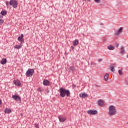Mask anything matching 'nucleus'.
<instances>
[{"instance_id":"nucleus-1","label":"nucleus","mask_w":128,"mask_h":128,"mask_svg":"<svg viewBox=\"0 0 128 128\" xmlns=\"http://www.w3.org/2000/svg\"><path fill=\"white\" fill-rule=\"evenodd\" d=\"M59 92H60V96H61V98H64L66 96H70V90H66L63 88H60Z\"/></svg>"},{"instance_id":"nucleus-2","label":"nucleus","mask_w":128,"mask_h":128,"mask_svg":"<svg viewBox=\"0 0 128 128\" xmlns=\"http://www.w3.org/2000/svg\"><path fill=\"white\" fill-rule=\"evenodd\" d=\"M108 114L110 116H116V114L118 112H116V106L111 105L108 108Z\"/></svg>"},{"instance_id":"nucleus-3","label":"nucleus","mask_w":128,"mask_h":128,"mask_svg":"<svg viewBox=\"0 0 128 128\" xmlns=\"http://www.w3.org/2000/svg\"><path fill=\"white\" fill-rule=\"evenodd\" d=\"M34 72V69H28V70L26 72V76L28 78H30V76H32Z\"/></svg>"},{"instance_id":"nucleus-4","label":"nucleus","mask_w":128,"mask_h":128,"mask_svg":"<svg viewBox=\"0 0 128 128\" xmlns=\"http://www.w3.org/2000/svg\"><path fill=\"white\" fill-rule=\"evenodd\" d=\"M9 4L10 6H12V8H18V2L16 0H10V2H9Z\"/></svg>"},{"instance_id":"nucleus-5","label":"nucleus","mask_w":128,"mask_h":128,"mask_svg":"<svg viewBox=\"0 0 128 128\" xmlns=\"http://www.w3.org/2000/svg\"><path fill=\"white\" fill-rule=\"evenodd\" d=\"M12 98H13L14 100H18L20 103L22 102V98H20L19 96L13 95L12 96Z\"/></svg>"},{"instance_id":"nucleus-6","label":"nucleus","mask_w":128,"mask_h":128,"mask_svg":"<svg viewBox=\"0 0 128 128\" xmlns=\"http://www.w3.org/2000/svg\"><path fill=\"white\" fill-rule=\"evenodd\" d=\"M18 40L20 42V44H24V34H21L20 36L18 37Z\"/></svg>"},{"instance_id":"nucleus-7","label":"nucleus","mask_w":128,"mask_h":128,"mask_svg":"<svg viewBox=\"0 0 128 128\" xmlns=\"http://www.w3.org/2000/svg\"><path fill=\"white\" fill-rule=\"evenodd\" d=\"M87 112L88 114H96V110H88Z\"/></svg>"},{"instance_id":"nucleus-8","label":"nucleus","mask_w":128,"mask_h":128,"mask_svg":"<svg viewBox=\"0 0 128 128\" xmlns=\"http://www.w3.org/2000/svg\"><path fill=\"white\" fill-rule=\"evenodd\" d=\"M122 28H124L122 27L120 28L119 30L116 32V36H120V32H122Z\"/></svg>"},{"instance_id":"nucleus-9","label":"nucleus","mask_w":128,"mask_h":128,"mask_svg":"<svg viewBox=\"0 0 128 128\" xmlns=\"http://www.w3.org/2000/svg\"><path fill=\"white\" fill-rule=\"evenodd\" d=\"M50 84V81H48V80H44L43 81L44 86H48V84Z\"/></svg>"},{"instance_id":"nucleus-10","label":"nucleus","mask_w":128,"mask_h":128,"mask_svg":"<svg viewBox=\"0 0 128 128\" xmlns=\"http://www.w3.org/2000/svg\"><path fill=\"white\" fill-rule=\"evenodd\" d=\"M58 118H59L60 122H64V120H66V118H64L62 116H58Z\"/></svg>"},{"instance_id":"nucleus-11","label":"nucleus","mask_w":128,"mask_h":128,"mask_svg":"<svg viewBox=\"0 0 128 128\" xmlns=\"http://www.w3.org/2000/svg\"><path fill=\"white\" fill-rule=\"evenodd\" d=\"M6 62H7L6 58H3L0 62V64H6Z\"/></svg>"},{"instance_id":"nucleus-12","label":"nucleus","mask_w":128,"mask_h":128,"mask_svg":"<svg viewBox=\"0 0 128 128\" xmlns=\"http://www.w3.org/2000/svg\"><path fill=\"white\" fill-rule=\"evenodd\" d=\"M120 54H126V50H124V47L122 46L120 49Z\"/></svg>"},{"instance_id":"nucleus-13","label":"nucleus","mask_w":128,"mask_h":128,"mask_svg":"<svg viewBox=\"0 0 128 128\" xmlns=\"http://www.w3.org/2000/svg\"><path fill=\"white\" fill-rule=\"evenodd\" d=\"M14 84H15V86H20V84H22L19 80H15L14 82Z\"/></svg>"},{"instance_id":"nucleus-14","label":"nucleus","mask_w":128,"mask_h":128,"mask_svg":"<svg viewBox=\"0 0 128 128\" xmlns=\"http://www.w3.org/2000/svg\"><path fill=\"white\" fill-rule=\"evenodd\" d=\"M80 98H87L88 94L86 93L80 94Z\"/></svg>"},{"instance_id":"nucleus-15","label":"nucleus","mask_w":128,"mask_h":128,"mask_svg":"<svg viewBox=\"0 0 128 128\" xmlns=\"http://www.w3.org/2000/svg\"><path fill=\"white\" fill-rule=\"evenodd\" d=\"M98 105L99 106H104V101L102 100H99L98 101Z\"/></svg>"},{"instance_id":"nucleus-16","label":"nucleus","mask_w":128,"mask_h":128,"mask_svg":"<svg viewBox=\"0 0 128 128\" xmlns=\"http://www.w3.org/2000/svg\"><path fill=\"white\" fill-rule=\"evenodd\" d=\"M97 6H102V3L100 2V0H96Z\"/></svg>"},{"instance_id":"nucleus-17","label":"nucleus","mask_w":128,"mask_h":128,"mask_svg":"<svg viewBox=\"0 0 128 128\" xmlns=\"http://www.w3.org/2000/svg\"><path fill=\"white\" fill-rule=\"evenodd\" d=\"M73 46H78V40H76L72 42Z\"/></svg>"},{"instance_id":"nucleus-18","label":"nucleus","mask_w":128,"mask_h":128,"mask_svg":"<svg viewBox=\"0 0 128 128\" xmlns=\"http://www.w3.org/2000/svg\"><path fill=\"white\" fill-rule=\"evenodd\" d=\"M108 50H114V46L110 45L109 46H108Z\"/></svg>"},{"instance_id":"nucleus-19","label":"nucleus","mask_w":128,"mask_h":128,"mask_svg":"<svg viewBox=\"0 0 128 128\" xmlns=\"http://www.w3.org/2000/svg\"><path fill=\"white\" fill-rule=\"evenodd\" d=\"M14 48H17V50H20L22 48V43L20 45H16Z\"/></svg>"},{"instance_id":"nucleus-20","label":"nucleus","mask_w":128,"mask_h":128,"mask_svg":"<svg viewBox=\"0 0 128 128\" xmlns=\"http://www.w3.org/2000/svg\"><path fill=\"white\" fill-rule=\"evenodd\" d=\"M4 112L6 114H10V112H12V110L10 109L6 108Z\"/></svg>"},{"instance_id":"nucleus-21","label":"nucleus","mask_w":128,"mask_h":128,"mask_svg":"<svg viewBox=\"0 0 128 128\" xmlns=\"http://www.w3.org/2000/svg\"><path fill=\"white\" fill-rule=\"evenodd\" d=\"M6 14H7L6 11V10H2L1 12V14H2L1 16H6Z\"/></svg>"},{"instance_id":"nucleus-22","label":"nucleus","mask_w":128,"mask_h":128,"mask_svg":"<svg viewBox=\"0 0 128 128\" xmlns=\"http://www.w3.org/2000/svg\"><path fill=\"white\" fill-rule=\"evenodd\" d=\"M4 24V20H2V16L0 14V24Z\"/></svg>"},{"instance_id":"nucleus-23","label":"nucleus","mask_w":128,"mask_h":128,"mask_svg":"<svg viewBox=\"0 0 128 128\" xmlns=\"http://www.w3.org/2000/svg\"><path fill=\"white\" fill-rule=\"evenodd\" d=\"M110 76V75L108 74H106L104 76V80H108V77Z\"/></svg>"},{"instance_id":"nucleus-24","label":"nucleus","mask_w":128,"mask_h":128,"mask_svg":"<svg viewBox=\"0 0 128 128\" xmlns=\"http://www.w3.org/2000/svg\"><path fill=\"white\" fill-rule=\"evenodd\" d=\"M70 70H72V72H74L76 70V68H74V66H71L70 67Z\"/></svg>"},{"instance_id":"nucleus-25","label":"nucleus","mask_w":128,"mask_h":128,"mask_svg":"<svg viewBox=\"0 0 128 128\" xmlns=\"http://www.w3.org/2000/svg\"><path fill=\"white\" fill-rule=\"evenodd\" d=\"M118 74H120V76H122V74H124V72L122 71V70H118Z\"/></svg>"},{"instance_id":"nucleus-26","label":"nucleus","mask_w":128,"mask_h":128,"mask_svg":"<svg viewBox=\"0 0 128 128\" xmlns=\"http://www.w3.org/2000/svg\"><path fill=\"white\" fill-rule=\"evenodd\" d=\"M110 70L114 72V66L110 67Z\"/></svg>"},{"instance_id":"nucleus-27","label":"nucleus","mask_w":128,"mask_h":128,"mask_svg":"<svg viewBox=\"0 0 128 128\" xmlns=\"http://www.w3.org/2000/svg\"><path fill=\"white\" fill-rule=\"evenodd\" d=\"M34 126L36 128H38V124H36Z\"/></svg>"},{"instance_id":"nucleus-28","label":"nucleus","mask_w":128,"mask_h":128,"mask_svg":"<svg viewBox=\"0 0 128 128\" xmlns=\"http://www.w3.org/2000/svg\"><path fill=\"white\" fill-rule=\"evenodd\" d=\"M38 92H42V88H38Z\"/></svg>"},{"instance_id":"nucleus-29","label":"nucleus","mask_w":128,"mask_h":128,"mask_svg":"<svg viewBox=\"0 0 128 128\" xmlns=\"http://www.w3.org/2000/svg\"><path fill=\"white\" fill-rule=\"evenodd\" d=\"M10 2H8V1H6V6H8Z\"/></svg>"},{"instance_id":"nucleus-30","label":"nucleus","mask_w":128,"mask_h":128,"mask_svg":"<svg viewBox=\"0 0 128 128\" xmlns=\"http://www.w3.org/2000/svg\"><path fill=\"white\" fill-rule=\"evenodd\" d=\"M98 62H102V58L98 59Z\"/></svg>"},{"instance_id":"nucleus-31","label":"nucleus","mask_w":128,"mask_h":128,"mask_svg":"<svg viewBox=\"0 0 128 128\" xmlns=\"http://www.w3.org/2000/svg\"><path fill=\"white\" fill-rule=\"evenodd\" d=\"M118 46H120L118 43H116V48H118Z\"/></svg>"},{"instance_id":"nucleus-32","label":"nucleus","mask_w":128,"mask_h":128,"mask_svg":"<svg viewBox=\"0 0 128 128\" xmlns=\"http://www.w3.org/2000/svg\"><path fill=\"white\" fill-rule=\"evenodd\" d=\"M71 48H72V50H74V46H72Z\"/></svg>"},{"instance_id":"nucleus-33","label":"nucleus","mask_w":128,"mask_h":128,"mask_svg":"<svg viewBox=\"0 0 128 128\" xmlns=\"http://www.w3.org/2000/svg\"><path fill=\"white\" fill-rule=\"evenodd\" d=\"M100 26H104V23H100Z\"/></svg>"},{"instance_id":"nucleus-34","label":"nucleus","mask_w":128,"mask_h":128,"mask_svg":"<svg viewBox=\"0 0 128 128\" xmlns=\"http://www.w3.org/2000/svg\"><path fill=\"white\" fill-rule=\"evenodd\" d=\"M20 116H22V113H20Z\"/></svg>"},{"instance_id":"nucleus-35","label":"nucleus","mask_w":128,"mask_h":128,"mask_svg":"<svg viewBox=\"0 0 128 128\" xmlns=\"http://www.w3.org/2000/svg\"><path fill=\"white\" fill-rule=\"evenodd\" d=\"M88 0V2H90V0Z\"/></svg>"},{"instance_id":"nucleus-36","label":"nucleus","mask_w":128,"mask_h":128,"mask_svg":"<svg viewBox=\"0 0 128 128\" xmlns=\"http://www.w3.org/2000/svg\"><path fill=\"white\" fill-rule=\"evenodd\" d=\"M126 58H128V54L126 56Z\"/></svg>"},{"instance_id":"nucleus-37","label":"nucleus","mask_w":128,"mask_h":128,"mask_svg":"<svg viewBox=\"0 0 128 128\" xmlns=\"http://www.w3.org/2000/svg\"><path fill=\"white\" fill-rule=\"evenodd\" d=\"M83 2H84V0H82Z\"/></svg>"},{"instance_id":"nucleus-38","label":"nucleus","mask_w":128,"mask_h":128,"mask_svg":"<svg viewBox=\"0 0 128 128\" xmlns=\"http://www.w3.org/2000/svg\"><path fill=\"white\" fill-rule=\"evenodd\" d=\"M95 0L96 2V0Z\"/></svg>"},{"instance_id":"nucleus-39","label":"nucleus","mask_w":128,"mask_h":128,"mask_svg":"<svg viewBox=\"0 0 128 128\" xmlns=\"http://www.w3.org/2000/svg\"><path fill=\"white\" fill-rule=\"evenodd\" d=\"M97 88H98V86H97Z\"/></svg>"},{"instance_id":"nucleus-40","label":"nucleus","mask_w":128,"mask_h":128,"mask_svg":"<svg viewBox=\"0 0 128 128\" xmlns=\"http://www.w3.org/2000/svg\"><path fill=\"white\" fill-rule=\"evenodd\" d=\"M127 124H128V122H127Z\"/></svg>"},{"instance_id":"nucleus-41","label":"nucleus","mask_w":128,"mask_h":128,"mask_svg":"<svg viewBox=\"0 0 128 128\" xmlns=\"http://www.w3.org/2000/svg\"><path fill=\"white\" fill-rule=\"evenodd\" d=\"M128 84V83H127Z\"/></svg>"}]
</instances>
